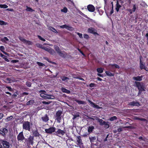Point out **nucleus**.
Instances as JSON below:
<instances>
[{
  "mask_svg": "<svg viewBox=\"0 0 148 148\" xmlns=\"http://www.w3.org/2000/svg\"><path fill=\"white\" fill-rule=\"evenodd\" d=\"M25 141L24 143L28 147H29L30 145H33L34 144V136L30 135L28 138H25Z\"/></svg>",
  "mask_w": 148,
  "mask_h": 148,
  "instance_id": "obj_1",
  "label": "nucleus"
},
{
  "mask_svg": "<svg viewBox=\"0 0 148 148\" xmlns=\"http://www.w3.org/2000/svg\"><path fill=\"white\" fill-rule=\"evenodd\" d=\"M54 48L57 52V53L61 57L63 58H66L68 56V54L66 53L64 51V52L65 53H63L61 52L59 47L55 45L54 46Z\"/></svg>",
  "mask_w": 148,
  "mask_h": 148,
  "instance_id": "obj_2",
  "label": "nucleus"
},
{
  "mask_svg": "<svg viewBox=\"0 0 148 148\" xmlns=\"http://www.w3.org/2000/svg\"><path fill=\"white\" fill-rule=\"evenodd\" d=\"M32 123H30L28 121H25L23 123V129L26 130L30 131L31 129V125H32Z\"/></svg>",
  "mask_w": 148,
  "mask_h": 148,
  "instance_id": "obj_3",
  "label": "nucleus"
},
{
  "mask_svg": "<svg viewBox=\"0 0 148 148\" xmlns=\"http://www.w3.org/2000/svg\"><path fill=\"white\" fill-rule=\"evenodd\" d=\"M64 129L65 128H64L63 130H62L60 129H58L57 130L55 131V134L58 136L61 137L66 134V131L64 130Z\"/></svg>",
  "mask_w": 148,
  "mask_h": 148,
  "instance_id": "obj_4",
  "label": "nucleus"
},
{
  "mask_svg": "<svg viewBox=\"0 0 148 148\" xmlns=\"http://www.w3.org/2000/svg\"><path fill=\"white\" fill-rule=\"evenodd\" d=\"M135 84L138 90L142 91H145L144 86L141 85L140 82L136 81L135 82Z\"/></svg>",
  "mask_w": 148,
  "mask_h": 148,
  "instance_id": "obj_5",
  "label": "nucleus"
},
{
  "mask_svg": "<svg viewBox=\"0 0 148 148\" xmlns=\"http://www.w3.org/2000/svg\"><path fill=\"white\" fill-rule=\"evenodd\" d=\"M62 113V112L60 110H58L56 113V120L57 122L59 123L60 122V121L62 119L61 115Z\"/></svg>",
  "mask_w": 148,
  "mask_h": 148,
  "instance_id": "obj_6",
  "label": "nucleus"
},
{
  "mask_svg": "<svg viewBox=\"0 0 148 148\" xmlns=\"http://www.w3.org/2000/svg\"><path fill=\"white\" fill-rule=\"evenodd\" d=\"M17 138L18 141H23L24 140H25V138L23 135V131L19 133L17 136Z\"/></svg>",
  "mask_w": 148,
  "mask_h": 148,
  "instance_id": "obj_7",
  "label": "nucleus"
},
{
  "mask_svg": "<svg viewBox=\"0 0 148 148\" xmlns=\"http://www.w3.org/2000/svg\"><path fill=\"white\" fill-rule=\"evenodd\" d=\"M56 128L54 127H50L48 129H46L45 130V133L47 134H51L52 133L55 132Z\"/></svg>",
  "mask_w": 148,
  "mask_h": 148,
  "instance_id": "obj_8",
  "label": "nucleus"
},
{
  "mask_svg": "<svg viewBox=\"0 0 148 148\" xmlns=\"http://www.w3.org/2000/svg\"><path fill=\"white\" fill-rule=\"evenodd\" d=\"M88 32L89 33L99 35V34L97 32V30L96 29L92 27H90L88 29Z\"/></svg>",
  "mask_w": 148,
  "mask_h": 148,
  "instance_id": "obj_9",
  "label": "nucleus"
},
{
  "mask_svg": "<svg viewBox=\"0 0 148 148\" xmlns=\"http://www.w3.org/2000/svg\"><path fill=\"white\" fill-rule=\"evenodd\" d=\"M19 39L24 43L27 44L28 45H30L32 44V42L30 41L24 39L22 37L20 36L19 37Z\"/></svg>",
  "mask_w": 148,
  "mask_h": 148,
  "instance_id": "obj_10",
  "label": "nucleus"
},
{
  "mask_svg": "<svg viewBox=\"0 0 148 148\" xmlns=\"http://www.w3.org/2000/svg\"><path fill=\"white\" fill-rule=\"evenodd\" d=\"M1 142L4 148H9L10 146L9 142L3 140H1Z\"/></svg>",
  "mask_w": 148,
  "mask_h": 148,
  "instance_id": "obj_11",
  "label": "nucleus"
},
{
  "mask_svg": "<svg viewBox=\"0 0 148 148\" xmlns=\"http://www.w3.org/2000/svg\"><path fill=\"white\" fill-rule=\"evenodd\" d=\"M76 141L77 143V145L80 147L81 148V146L83 145V143L82 142V140L81 139L80 136H78L76 137Z\"/></svg>",
  "mask_w": 148,
  "mask_h": 148,
  "instance_id": "obj_12",
  "label": "nucleus"
},
{
  "mask_svg": "<svg viewBox=\"0 0 148 148\" xmlns=\"http://www.w3.org/2000/svg\"><path fill=\"white\" fill-rule=\"evenodd\" d=\"M87 100L89 103L90 105L93 108L96 109H100L101 107H100L98 105L96 104L95 103L91 101L89 99H87Z\"/></svg>",
  "mask_w": 148,
  "mask_h": 148,
  "instance_id": "obj_13",
  "label": "nucleus"
},
{
  "mask_svg": "<svg viewBox=\"0 0 148 148\" xmlns=\"http://www.w3.org/2000/svg\"><path fill=\"white\" fill-rule=\"evenodd\" d=\"M87 8L88 11L91 12H94L95 9V7L91 4L88 5L87 6Z\"/></svg>",
  "mask_w": 148,
  "mask_h": 148,
  "instance_id": "obj_14",
  "label": "nucleus"
},
{
  "mask_svg": "<svg viewBox=\"0 0 148 148\" xmlns=\"http://www.w3.org/2000/svg\"><path fill=\"white\" fill-rule=\"evenodd\" d=\"M60 27L61 28H65L69 30H72V29L73 28V27H72L69 26L66 24H64L61 26H60Z\"/></svg>",
  "mask_w": 148,
  "mask_h": 148,
  "instance_id": "obj_15",
  "label": "nucleus"
},
{
  "mask_svg": "<svg viewBox=\"0 0 148 148\" xmlns=\"http://www.w3.org/2000/svg\"><path fill=\"white\" fill-rule=\"evenodd\" d=\"M32 133L33 134V136H34V137H39L41 135L39 133L38 130L37 129L35 130H34L32 131Z\"/></svg>",
  "mask_w": 148,
  "mask_h": 148,
  "instance_id": "obj_16",
  "label": "nucleus"
},
{
  "mask_svg": "<svg viewBox=\"0 0 148 148\" xmlns=\"http://www.w3.org/2000/svg\"><path fill=\"white\" fill-rule=\"evenodd\" d=\"M142 58V57H140V67L141 70L144 69L146 70L145 69L147 68V67L145 66V64H143V62H142L140 58Z\"/></svg>",
  "mask_w": 148,
  "mask_h": 148,
  "instance_id": "obj_17",
  "label": "nucleus"
},
{
  "mask_svg": "<svg viewBox=\"0 0 148 148\" xmlns=\"http://www.w3.org/2000/svg\"><path fill=\"white\" fill-rule=\"evenodd\" d=\"M143 76L142 75L140 76H138L137 77H133V79L136 81H140L142 80Z\"/></svg>",
  "mask_w": 148,
  "mask_h": 148,
  "instance_id": "obj_18",
  "label": "nucleus"
},
{
  "mask_svg": "<svg viewBox=\"0 0 148 148\" xmlns=\"http://www.w3.org/2000/svg\"><path fill=\"white\" fill-rule=\"evenodd\" d=\"M39 93H40V97L43 98L45 99L47 94L45 93H46V91L45 90H41L39 91Z\"/></svg>",
  "mask_w": 148,
  "mask_h": 148,
  "instance_id": "obj_19",
  "label": "nucleus"
},
{
  "mask_svg": "<svg viewBox=\"0 0 148 148\" xmlns=\"http://www.w3.org/2000/svg\"><path fill=\"white\" fill-rule=\"evenodd\" d=\"M129 105L131 106H138L140 105V104L138 102L134 101L130 102L129 103Z\"/></svg>",
  "mask_w": 148,
  "mask_h": 148,
  "instance_id": "obj_20",
  "label": "nucleus"
},
{
  "mask_svg": "<svg viewBox=\"0 0 148 148\" xmlns=\"http://www.w3.org/2000/svg\"><path fill=\"white\" fill-rule=\"evenodd\" d=\"M41 119L43 121L47 122L49 121V118L47 114H45L44 116L41 117Z\"/></svg>",
  "mask_w": 148,
  "mask_h": 148,
  "instance_id": "obj_21",
  "label": "nucleus"
},
{
  "mask_svg": "<svg viewBox=\"0 0 148 148\" xmlns=\"http://www.w3.org/2000/svg\"><path fill=\"white\" fill-rule=\"evenodd\" d=\"M121 7V5L119 4V1H117L115 9L117 12H118L119 11V9Z\"/></svg>",
  "mask_w": 148,
  "mask_h": 148,
  "instance_id": "obj_22",
  "label": "nucleus"
},
{
  "mask_svg": "<svg viewBox=\"0 0 148 148\" xmlns=\"http://www.w3.org/2000/svg\"><path fill=\"white\" fill-rule=\"evenodd\" d=\"M2 133V136L5 137V134L8 132V130L5 128H3L2 130H1Z\"/></svg>",
  "mask_w": 148,
  "mask_h": 148,
  "instance_id": "obj_23",
  "label": "nucleus"
},
{
  "mask_svg": "<svg viewBox=\"0 0 148 148\" xmlns=\"http://www.w3.org/2000/svg\"><path fill=\"white\" fill-rule=\"evenodd\" d=\"M90 141L91 143H93L96 141V138L95 136H91L89 137Z\"/></svg>",
  "mask_w": 148,
  "mask_h": 148,
  "instance_id": "obj_24",
  "label": "nucleus"
},
{
  "mask_svg": "<svg viewBox=\"0 0 148 148\" xmlns=\"http://www.w3.org/2000/svg\"><path fill=\"white\" fill-rule=\"evenodd\" d=\"M61 90L62 92L66 93L67 94H69L71 92L70 90H67L64 88H62Z\"/></svg>",
  "mask_w": 148,
  "mask_h": 148,
  "instance_id": "obj_25",
  "label": "nucleus"
},
{
  "mask_svg": "<svg viewBox=\"0 0 148 148\" xmlns=\"http://www.w3.org/2000/svg\"><path fill=\"white\" fill-rule=\"evenodd\" d=\"M96 119L98 120V122L99 123V124L100 125H103V123L104 121L102 119H99L98 117L96 116Z\"/></svg>",
  "mask_w": 148,
  "mask_h": 148,
  "instance_id": "obj_26",
  "label": "nucleus"
},
{
  "mask_svg": "<svg viewBox=\"0 0 148 148\" xmlns=\"http://www.w3.org/2000/svg\"><path fill=\"white\" fill-rule=\"evenodd\" d=\"M109 66H111L113 68H114V67L115 68L118 69H119L120 68L119 66L115 64H109Z\"/></svg>",
  "mask_w": 148,
  "mask_h": 148,
  "instance_id": "obj_27",
  "label": "nucleus"
},
{
  "mask_svg": "<svg viewBox=\"0 0 148 148\" xmlns=\"http://www.w3.org/2000/svg\"><path fill=\"white\" fill-rule=\"evenodd\" d=\"M109 122H105L104 121L103 123V125H104V127L106 129H108L109 127Z\"/></svg>",
  "mask_w": 148,
  "mask_h": 148,
  "instance_id": "obj_28",
  "label": "nucleus"
},
{
  "mask_svg": "<svg viewBox=\"0 0 148 148\" xmlns=\"http://www.w3.org/2000/svg\"><path fill=\"white\" fill-rule=\"evenodd\" d=\"M75 101L79 104H83L85 103V102L84 101L78 100L77 99H75Z\"/></svg>",
  "mask_w": 148,
  "mask_h": 148,
  "instance_id": "obj_29",
  "label": "nucleus"
},
{
  "mask_svg": "<svg viewBox=\"0 0 148 148\" xmlns=\"http://www.w3.org/2000/svg\"><path fill=\"white\" fill-rule=\"evenodd\" d=\"M100 7H97L96 8V10H97V11L99 12V14L100 15H102L103 13V11L101 9H100Z\"/></svg>",
  "mask_w": 148,
  "mask_h": 148,
  "instance_id": "obj_30",
  "label": "nucleus"
},
{
  "mask_svg": "<svg viewBox=\"0 0 148 148\" xmlns=\"http://www.w3.org/2000/svg\"><path fill=\"white\" fill-rule=\"evenodd\" d=\"M0 50L4 54L7 55L8 53L7 52L4 51L5 48L3 46H0Z\"/></svg>",
  "mask_w": 148,
  "mask_h": 148,
  "instance_id": "obj_31",
  "label": "nucleus"
},
{
  "mask_svg": "<svg viewBox=\"0 0 148 148\" xmlns=\"http://www.w3.org/2000/svg\"><path fill=\"white\" fill-rule=\"evenodd\" d=\"M106 75L109 76H114V73H112L109 71H106L105 72Z\"/></svg>",
  "mask_w": 148,
  "mask_h": 148,
  "instance_id": "obj_32",
  "label": "nucleus"
},
{
  "mask_svg": "<svg viewBox=\"0 0 148 148\" xmlns=\"http://www.w3.org/2000/svg\"><path fill=\"white\" fill-rule=\"evenodd\" d=\"M94 127L93 126H89L88 128V132L91 133L94 129Z\"/></svg>",
  "mask_w": 148,
  "mask_h": 148,
  "instance_id": "obj_33",
  "label": "nucleus"
},
{
  "mask_svg": "<svg viewBox=\"0 0 148 148\" xmlns=\"http://www.w3.org/2000/svg\"><path fill=\"white\" fill-rule=\"evenodd\" d=\"M104 69L101 67L97 68V71L99 73H102L103 72Z\"/></svg>",
  "mask_w": 148,
  "mask_h": 148,
  "instance_id": "obj_34",
  "label": "nucleus"
},
{
  "mask_svg": "<svg viewBox=\"0 0 148 148\" xmlns=\"http://www.w3.org/2000/svg\"><path fill=\"white\" fill-rule=\"evenodd\" d=\"M45 97H45V99H53V98H52V97H53V98L54 97V96L53 95L47 94H46V95Z\"/></svg>",
  "mask_w": 148,
  "mask_h": 148,
  "instance_id": "obj_35",
  "label": "nucleus"
},
{
  "mask_svg": "<svg viewBox=\"0 0 148 148\" xmlns=\"http://www.w3.org/2000/svg\"><path fill=\"white\" fill-rule=\"evenodd\" d=\"M135 119L136 120H139L143 121H147L146 119H145L140 118L137 116H135Z\"/></svg>",
  "mask_w": 148,
  "mask_h": 148,
  "instance_id": "obj_36",
  "label": "nucleus"
},
{
  "mask_svg": "<svg viewBox=\"0 0 148 148\" xmlns=\"http://www.w3.org/2000/svg\"><path fill=\"white\" fill-rule=\"evenodd\" d=\"M26 10L27 11H29L31 12L34 11V10L32 9L31 8L27 6H26Z\"/></svg>",
  "mask_w": 148,
  "mask_h": 148,
  "instance_id": "obj_37",
  "label": "nucleus"
},
{
  "mask_svg": "<svg viewBox=\"0 0 148 148\" xmlns=\"http://www.w3.org/2000/svg\"><path fill=\"white\" fill-rule=\"evenodd\" d=\"M48 52H49L52 55H54L55 53V52L54 50L51 48H50V49L49 50V51Z\"/></svg>",
  "mask_w": 148,
  "mask_h": 148,
  "instance_id": "obj_38",
  "label": "nucleus"
},
{
  "mask_svg": "<svg viewBox=\"0 0 148 148\" xmlns=\"http://www.w3.org/2000/svg\"><path fill=\"white\" fill-rule=\"evenodd\" d=\"M1 40L5 43H6V42L9 40L8 39L7 37H4L3 38L1 39Z\"/></svg>",
  "mask_w": 148,
  "mask_h": 148,
  "instance_id": "obj_39",
  "label": "nucleus"
},
{
  "mask_svg": "<svg viewBox=\"0 0 148 148\" xmlns=\"http://www.w3.org/2000/svg\"><path fill=\"white\" fill-rule=\"evenodd\" d=\"M8 24V23L3 21L0 20V25H5Z\"/></svg>",
  "mask_w": 148,
  "mask_h": 148,
  "instance_id": "obj_40",
  "label": "nucleus"
},
{
  "mask_svg": "<svg viewBox=\"0 0 148 148\" xmlns=\"http://www.w3.org/2000/svg\"><path fill=\"white\" fill-rule=\"evenodd\" d=\"M67 8L66 7H64L63 9L61 10V11L62 12L65 13H66L67 12Z\"/></svg>",
  "mask_w": 148,
  "mask_h": 148,
  "instance_id": "obj_41",
  "label": "nucleus"
},
{
  "mask_svg": "<svg viewBox=\"0 0 148 148\" xmlns=\"http://www.w3.org/2000/svg\"><path fill=\"white\" fill-rule=\"evenodd\" d=\"M117 119V117L115 116H114L111 117L109 119V120L111 121H113L115 120H116Z\"/></svg>",
  "mask_w": 148,
  "mask_h": 148,
  "instance_id": "obj_42",
  "label": "nucleus"
},
{
  "mask_svg": "<svg viewBox=\"0 0 148 148\" xmlns=\"http://www.w3.org/2000/svg\"><path fill=\"white\" fill-rule=\"evenodd\" d=\"M0 7L1 8H6L8 7V6L5 4L0 5Z\"/></svg>",
  "mask_w": 148,
  "mask_h": 148,
  "instance_id": "obj_43",
  "label": "nucleus"
},
{
  "mask_svg": "<svg viewBox=\"0 0 148 148\" xmlns=\"http://www.w3.org/2000/svg\"><path fill=\"white\" fill-rule=\"evenodd\" d=\"M26 85L27 86L30 87L31 86L32 83L30 82L27 81L26 83Z\"/></svg>",
  "mask_w": 148,
  "mask_h": 148,
  "instance_id": "obj_44",
  "label": "nucleus"
},
{
  "mask_svg": "<svg viewBox=\"0 0 148 148\" xmlns=\"http://www.w3.org/2000/svg\"><path fill=\"white\" fill-rule=\"evenodd\" d=\"M34 102V101L33 100H30L27 103V105H32L33 104Z\"/></svg>",
  "mask_w": 148,
  "mask_h": 148,
  "instance_id": "obj_45",
  "label": "nucleus"
},
{
  "mask_svg": "<svg viewBox=\"0 0 148 148\" xmlns=\"http://www.w3.org/2000/svg\"><path fill=\"white\" fill-rule=\"evenodd\" d=\"M75 33L79 36V37L80 38H83V36L82 34L78 32H75Z\"/></svg>",
  "mask_w": 148,
  "mask_h": 148,
  "instance_id": "obj_46",
  "label": "nucleus"
},
{
  "mask_svg": "<svg viewBox=\"0 0 148 148\" xmlns=\"http://www.w3.org/2000/svg\"><path fill=\"white\" fill-rule=\"evenodd\" d=\"M29 95V93L27 92H23V93L21 94V97H22L25 95Z\"/></svg>",
  "mask_w": 148,
  "mask_h": 148,
  "instance_id": "obj_47",
  "label": "nucleus"
},
{
  "mask_svg": "<svg viewBox=\"0 0 148 148\" xmlns=\"http://www.w3.org/2000/svg\"><path fill=\"white\" fill-rule=\"evenodd\" d=\"M37 37L39 38V39H40V40L43 41H45V39H44V38L42 37H41V36H40L38 35Z\"/></svg>",
  "mask_w": 148,
  "mask_h": 148,
  "instance_id": "obj_48",
  "label": "nucleus"
},
{
  "mask_svg": "<svg viewBox=\"0 0 148 148\" xmlns=\"http://www.w3.org/2000/svg\"><path fill=\"white\" fill-rule=\"evenodd\" d=\"M123 127L125 128H128L130 129H133L134 128V127L133 126H126L124 127Z\"/></svg>",
  "mask_w": 148,
  "mask_h": 148,
  "instance_id": "obj_49",
  "label": "nucleus"
},
{
  "mask_svg": "<svg viewBox=\"0 0 148 148\" xmlns=\"http://www.w3.org/2000/svg\"><path fill=\"white\" fill-rule=\"evenodd\" d=\"M36 63L39 66H45L44 64L40 62H37Z\"/></svg>",
  "mask_w": 148,
  "mask_h": 148,
  "instance_id": "obj_50",
  "label": "nucleus"
},
{
  "mask_svg": "<svg viewBox=\"0 0 148 148\" xmlns=\"http://www.w3.org/2000/svg\"><path fill=\"white\" fill-rule=\"evenodd\" d=\"M83 36H84V37L85 38L87 39H88L89 38V36L88 34H84Z\"/></svg>",
  "mask_w": 148,
  "mask_h": 148,
  "instance_id": "obj_51",
  "label": "nucleus"
},
{
  "mask_svg": "<svg viewBox=\"0 0 148 148\" xmlns=\"http://www.w3.org/2000/svg\"><path fill=\"white\" fill-rule=\"evenodd\" d=\"M62 80L63 81H64L67 79H69V78L66 76H63L62 78Z\"/></svg>",
  "mask_w": 148,
  "mask_h": 148,
  "instance_id": "obj_52",
  "label": "nucleus"
},
{
  "mask_svg": "<svg viewBox=\"0 0 148 148\" xmlns=\"http://www.w3.org/2000/svg\"><path fill=\"white\" fill-rule=\"evenodd\" d=\"M52 29V31L53 32L56 33H58V31L56 30V29L54 27H51Z\"/></svg>",
  "mask_w": 148,
  "mask_h": 148,
  "instance_id": "obj_53",
  "label": "nucleus"
},
{
  "mask_svg": "<svg viewBox=\"0 0 148 148\" xmlns=\"http://www.w3.org/2000/svg\"><path fill=\"white\" fill-rule=\"evenodd\" d=\"M79 114H75L74 115H73V119L74 120L77 117H79Z\"/></svg>",
  "mask_w": 148,
  "mask_h": 148,
  "instance_id": "obj_54",
  "label": "nucleus"
},
{
  "mask_svg": "<svg viewBox=\"0 0 148 148\" xmlns=\"http://www.w3.org/2000/svg\"><path fill=\"white\" fill-rule=\"evenodd\" d=\"M95 84L93 83H91L90 84L89 86L90 87H94L95 86Z\"/></svg>",
  "mask_w": 148,
  "mask_h": 148,
  "instance_id": "obj_55",
  "label": "nucleus"
},
{
  "mask_svg": "<svg viewBox=\"0 0 148 148\" xmlns=\"http://www.w3.org/2000/svg\"><path fill=\"white\" fill-rule=\"evenodd\" d=\"M6 88H7L8 90L10 91H12L13 90V89L10 86H6Z\"/></svg>",
  "mask_w": 148,
  "mask_h": 148,
  "instance_id": "obj_56",
  "label": "nucleus"
},
{
  "mask_svg": "<svg viewBox=\"0 0 148 148\" xmlns=\"http://www.w3.org/2000/svg\"><path fill=\"white\" fill-rule=\"evenodd\" d=\"M12 118H13L12 116H8V117H7L6 118V119L8 121H9L10 120H11V119H12Z\"/></svg>",
  "mask_w": 148,
  "mask_h": 148,
  "instance_id": "obj_57",
  "label": "nucleus"
},
{
  "mask_svg": "<svg viewBox=\"0 0 148 148\" xmlns=\"http://www.w3.org/2000/svg\"><path fill=\"white\" fill-rule=\"evenodd\" d=\"M136 5H133V9L132 10H133V12H134L136 10Z\"/></svg>",
  "mask_w": 148,
  "mask_h": 148,
  "instance_id": "obj_58",
  "label": "nucleus"
},
{
  "mask_svg": "<svg viewBox=\"0 0 148 148\" xmlns=\"http://www.w3.org/2000/svg\"><path fill=\"white\" fill-rule=\"evenodd\" d=\"M117 130L118 132H120L123 131V129L122 128H119L117 129Z\"/></svg>",
  "mask_w": 148,
  "mask_h": 148,
  "instance_id": "obj_59",
  "label": "nucleus"
},
{
  "mask_svg": "<svg viewBox=\"0 0 148 148\" xmlns=\"http://www.w3.org/2000/svg\"><path fill=\"white\" fill-rule=\"evenodd\" d=\"M3 116V114L2 113H0V119H1Z\"/></svg>",
  "mask_w": 148,
  "mask_h": 148,
  "instance_id": "obj_60",
  "label": "nucleus"
},
{
  "mask_svg": "<svg viewBox=\"0 0 148 148\" xmlns=\"http://www.w3.org/2000/svg\"><path fill=\"white\" fill-rule=\"evenodd\" d=\"M42 103L45 104H49V103L46 101H44L42 102Z\"/></svg>",
  "mask_w": 148,
  "mask_h": 148,
  "instance_id": "obj_61",
  "label": "nucleus"
},
{
  "mask_svg": "<svg viewBox=\"0 0 148 148\" xmlns=\"http://www.w3.org/2000/svg\"><path fill=\"white\" fill-rule=\"evenodd\" d=\"M50 48H48L47 47H45L44 48V49L47 51V52H49V50L50 49Z\"/></svg>",
  "mask_w": 148,
  "mask_h": 148,
  "instance_id": "obj_62",
  "label": "nucleus"
},
{
  "mask_svg": "<svg viewBox=\"0 0 148 148\" xmlns=\"http://www.w3.org/2000/svg\"><path fill=\"white\" fill-rule=\"evenodd\" d=\"M18 62V60H13L12 61L13 63H16Z\"/></svg>",
  "mask_w": 148,
  "mask_h": 148,
  "instance_id": "obj_63",
  "label": "nucleus"
},
{
  "mask_svg": "<svg viewBox=\"0 0 148 148\" xmlns=\"http://www.w3.org/2000/svg\"><path fill=\"white\" fill-rule=\"evenodd\" d=\"M145 36L147 38V44H148V33L146 34Z\"/></svg>",
  "mask_w": 148,
  "mask_h": 148,
  "instance_id": "obj_64",
  "label": "nucleus"
}]
</instances>
